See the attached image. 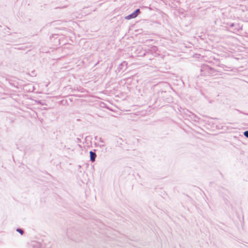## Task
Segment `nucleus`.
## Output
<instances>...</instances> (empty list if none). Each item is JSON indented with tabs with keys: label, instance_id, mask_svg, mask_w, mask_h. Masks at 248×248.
<instances>
[{
	"label": "nucleus",
	"instance_id": "obj_1",
	"mask_svg": "<svg viewBox=\"0 0 248 248\" xmlns=\"http://www.w3.org/2000/svg\"><path fill=\"white\" fill-rule=\"evenodd\" d=\"M140 10L139 9H137V10H136L133 13H132L131 14L127 16L125 18L126 19H131V18H135L140 13Z\"/></svg>",
	"mask_w": 248,
	"mask_h": 248
},
{
	"label": "nucleus",
	"instance_id": "obj_4",
	"mask_svg": "<svg viewBox=\"0 0 248 248\" xmlns=\"http://www.w3.org/2000/svg\"><path fill=\"white\" fill-rule=\"evenodd\" d=\"M90 154L91 160L92 162L94 161L95 158L96 157V154L94 153L92 151H91L90 152Z\"/></svg>",
	"mask_w": 248,
	"mask_h": 248
},
{
	"label": "nucleus",
	"instance_id": "obj_5",
	"mask_svg": "<svg viewBox=\"0 0 248 248\" xmlns=\"http://www.w3.org/2000/svg\"><path fill=\"white\" fill-rule=\"evenodd\" d=\"M127 65V63L125 61H124L119 65L118 67L119 70H123V67L124 66L126 67Z\"/></svg>",
	"mask_w": 248,
	"mask_h": 248
},
{
	"label": "nucleus",
	"instance_id": "obj_7",
	"mask_svg": "<svg viewBox=\"0 0 248 248\" xmlns=\"http://www.w3.org/2000/svg\"><path fill=\"white\" fill-rule=\"evenodd\" d=\"M243 134L246 138H248V131H245Z\"/></svg>",
	"mask_w": 248,
	"mask_h": 248
},
{
	"label": "nucleus",
	"instance_id": "obj_9",
	"mask_svg": "<svg viewBox=\"0 0 248 248\" xmlns=\"http://www.w3.org/2000/svg\"><path fill=\"white\" fill-rule=\"evenodd\" d=\"M208 69H209L210 70H213V69H212V68H210V67H207Z\"/></svg>",
	"mask_w": 248,
	"mask_h": 248
},
{
	"label": "nucleus",
	"instance_id": "obj_2",
	"mask_svg": "<svg viewBox=\"0 0 248 248\" xmlns=\"http://www.w3.org/2000/svg\"><path fill=\"white\" fill-rule=\"evenodd\" d=\"M150 51L153 54L159 55V53L157 52L158 48L156 46H152L150 48Z\"/></svg>",
	"mask_w": 248,
	"mask_h": 248
},
{
	"label": "nucleus",
	"instance_id": "obj_8",
	"mask_svg": "<svg viewBox=\"0 0 248 248\" xmlns=\"http://www.w3.org/2000/svg\"><path fill=\"white\" fill-rule=\"evenodd\" d=\"M236 25V24H234V23H232L230 24V27H233L235 26V25Z\"/></svg>",
	"mask_w": 248,
	"mask_h": 248
},
{
	"label": "nucleus",
	"instance_id": "obj_10",
	"mask_svg": "<svg viewBox=\"0 0 248 248\" xmlns=\"http://www.w3.org/2000/svg\"><path fill=\"white\" fill-rule=\"evenodd\" d=\"M87 138H88V137H86L85 138V140H87Z\"/></svg>",
	"mask_w": 248,
	"mask_h": 248
},
{
	"label": "nucleus",
	"instance_id": "obj_3",
	"mask_svg": "<svg viewBox=\"0 0 248 248\" xmlns=\"http://www.w3.org/2000/svg\"><path fill=\"white\" fill-rule=\"evenodd\" d=\"M234 27V31H239L242 30V26L238 23L236 24Z\"/></svg>",
	"mask_w": 248,
	"mask_h": 248
},
{
	"label": "nucleus",
	"instance_id": "obj_6",
	"mask_svg": "<svg viewBox=\"0 0 248 248\" xmlns=\"http://www.w3.org/2000/svg\"><path fill=\"white\" fill-rule=\"evenodd\" d=\"M16 231L18 232H19L21 235L23 234V231L21 229H17L16 230Z\"/></svg>",
	"mask_w": 248,
	"mask_h": 248
}]
</instances>
